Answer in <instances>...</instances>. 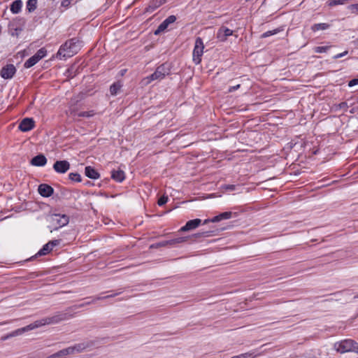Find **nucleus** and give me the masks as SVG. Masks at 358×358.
Wrapping results in <instances>:
<instances>
[{"label":"nucleus","instance_id":"1","mask_svg":"<svg viewBox=\"0 0 358 358\" xmlns=\"http://www.w3.org/2000/svg\"><path fill=\"white\" fill-rule=\"evenodd\" d=\"M67 318H68L67 313H57V314H55L52 316L42 318L41 320L35 321L34 322H33L26 327L17 329L10 332L8 334V336H13V337L17 336L22 334L24 332L34 330L36 328L45 326L46 324H57L61 321L66 320Z\"/></svg>","mask_w":358,"mask_h":358},{"label":"nucleus","instance_id":"2","mask_svg":"<svg viewBox=\"0 0 358 358\" xmlns=\"http://www.w3.org/2000/svg\"><path fill=\"white\" fill-rule=\"evenodd\" d=\"M80 48V44L77 38H71L62 45L58 55L62 58L71 57L76 54Z\"/></svg>","mask_w":358,"mask_h":358},{"label":"nucleus","instance_id":"3","mask_svg":"<svg viewBox=\"0 0 358 358\" xmlns=\"http://www.w3.org/2000/svg\"><path fill=\"white\" fill-rule=\"evenodd\" d=\"M170 73L171 69L169 65L167 64H163L159 66L152 74L144 78L141 80V83L144 85H147L154 80H162L166 76L169 75Z\"/></svg>","mask_w":358,"mask_h":358},{"label":"nucleus","instance_id":"4","mask_svg":"<svg viewBox=\"0 0 358 358\" xmlns=\"http://www.w3.org/2000/svg\"><path fill=\"white\" fill-rule=\"evenodd\" d=\"M334 348L338 352L343 354L348 352L358 353V343L352 339H345L334 343Z\"/></svg>","mask_w":358,"mask_h":358},{"label":"nucleus","instance_id":"5","mask_svg":"<svg viewBox=\"0 0 358 358\" xmlns=\"http://www.w3.org/2000/svg\"><path fill=\"white\" fill-rule=\"evenodd\" d=\"M204 45L203 40L198 37L195 40L193 50L192 59L195 64H199L201 62V57L203 54Z\"/></svg>","mask_w":358,"mask_h":358},{"label":"nucleus","instance_id":"6","mask_svg":"<svg viewBox=\"0 0 358 358\" xmlns=\"http://www.w3.org/2000/svg\"><path fill=\"white\" fill-rule=\"evenodd\" d=\"M47 55V50L42 48L39 49L36 53L29 58L24 64V66L26 69H29L34 66L36 63H38L41 59L45 57Z\"/></svg>","mask_w":358,"mask_h":358},{"label":"nucleus","instance_id":"7","mask_svg":"<svg viewBox=\"0 0 358 358\" xmlns=\"http://www.w3.org/2000/svg\"><path fill=\"white\" fill-rule=\"evenodd\" d=\"M51 222L57 229L68 224L69 219L66 215L54 214L51 216Z\"/></svg>","mask_w":358,"mask_h":358},{"label":"nucleus","instance_id":"8","mask_svg":"<svg viewBox=\"0 0 358 358\" xmlns=\"http://www.w3.org/2000/svg\"><path fill=\"white\" fill-rule=\"evenodd\" d=\"M16 71V68L13 64H8L1 69L0 75L3 79L9 80L13 78Z\"/></svg>","mask_w":358,"mask_h":358},{"label":"nucleus","instance_id":"9","mask_svg":"<svg viewBox=\"0 0 358 358\" xmlns=\"http://www.w3.org/2000/svg\"><path fill=\"white\" fill-rule=\"evenodd\" d=\"M201 220L199 219V218L189 220L188 222H187L185 225H184L183 227H182L180 229V231L185 232V231L195 229L201 224Z\"/></svg>","mask_w":358,"mask_h":358},{"label":"nucleus","instance_id":"10","mask_svg":"<svg viewBox=\"0 0 358 358\" xmlns=\"http://www.w3.org/2000/svg\"><path fill=\"white\" fill-rule=\"evenodd\" d=\"M233 33V30L226 27H221L217 31V38L220 41L224 42L227 39V37L231 36Z\"/></svg>","mask_w":358,"mask_h":358},{"label":"nucleus","instance_id":"11","mask_svg":"<svg viewBox=\"0 0 358 358\" xmlns=\"http://www.w3.org/2000/svg\"><path fill=\"white\" fill-rule=\"evenodd\" d=\"M232 213L230 211L222 213L216 216H214L211 219H206L203 221V224H207L208 222H218L223 220H229L231 218Z\"/></svg>","mask_w":358,"mask_h":358},{"label":"nucleus","instance_id":"12","mask_svg":"<svg viewBox=\"0 0 358 358\" xmlns=\"http://www.w3.org/2000/svg\"><path fill=\"white\" fill-rule=\"evenodd\" d=\"M53 168L55 171L57 173H66L70 168V164L65 160L63 161H57L54 165Z\"/></svg>","mask_w":358,"mask_h":358},{"label":"nucleus","instance_id":"13","mask_svg":"<svg viewBox=\"0 0 358 358\" xmlns=\"http://www.w3.org/2000/svg\"><path fill=\"white\" fill-rule=\"evenodd\" d=\"M18 127L22 131H29L34 127V121L31 118H24L21 121Z\"/></svg>","mask_w":358,"mask_h":358},{"label":"nucleus","instance_id":"14","mask_svg":"<svg viewBox=\"0 0 358 358\" xmlns=\"http://www.w3.org/2000/svg\"><path fill=\"white\" fill-rule=\"evenodd\" d=\"M38 193L43 197H48L53 193V188L47 184H41L38 186Z\"/></svg>","mask_w":358,"mask_h":358},{"label":"nucleus","instance_id":"15","mask_svg":"<svg viewBox=\"0 0 358 358\" xmlns=\"http://www.w3.org/2000/svg\"><path fill=\"white\" fill-rule=\"evenodd\" d=\"M222 192H241L242 187L238 185H224L220 186Z\"/></svg>","mask_w":358,"mask_h":358},{"label":"nucleus","instance_id":"16","mask_svg":"<svg viewBox=\"0 0 358 358\" xmlns=\"http://www.w3.org/2000/svg\"><path fill=\"white\" fill-rule=\"evenodd\" d=\"M46 162H47V159L43 155H38L34 157L31 161V164L33 166H44L46 164Z\"/></svg>","mask_w":358,"mask_h":358},{"label":"nucleus","instance_id":"17","mask_svg":"<svg viewBox=\"0 0 358 358\" xmlns=\"http://www.w3.org/2000/svg\"><path fill=\"white\" fill-rule=\"evenodd\" d=\"M85 176L90 179H98L100 177L99 173L93 167L88 166L85 169Z\"/></svg>","mask_w":358,"mask_h":358},{"label":"nucleus","instance_id":"18","mask_svg":"<svg viewBox=\"0 0 358 358\" xmlns=\"http://www.w3.org/2000/svg\"><path fill=\"white\" fill-rule=\"evenodd\" d=\"M22 6V1L21 0H15L10 5V11L17 14L20 12Z\"/></svg>","mask_w":358,"mask_h":358},{"label":"nucleus","instance_id":"19","mask_svg":"<svg viewBox=\"0 0 358 358\" xmlns=\"http://www.w3.org/2000/svg\"><path fill=\"white\" fill-rule=\"evenodd\" d=\"M330 25L327 23H318L314 24L311 27V30L314 32L320 31V30H326L329 29Z\"/></svg>","mask_w":358,"mask_h":358},{"label":"nucleus","instance_id":"20","mask_svg":"<svg viewBox=\"0 0 358 358\" xmlns=\"http://www.w3.org/2000/svg\"><path fill=\"white\" fill-rule=\"evenodd\" d=\"M257 356V354L255 350H252L245 353H242L238 355H235L231 358H255Z\"/></svg>","mask_w":358,"mask_h":358},{"label":"nucleus","instance_id":"21","mask_svg":"<svg viewBox=\"0 0 358 358\" xmlns=\"http://www.w3.org/2000/svg\"><path fill=\"white\" fill-rule=\"evenodd\" d=\"M125 174L123 171L118 169L117 170H113L111 172V178L112 179H124Z\"/></svg>","mask_w":358,"mask_h":358},{"label":"nucleus","instance_id":"22","mask_svg":"<svg viewBox=\"0 0 358 358\" xmlns=\"http://www.w3.org/2000/svg\"><path fill=\"white\" fill-rule=\"evenodd\" d=\"M50 251H52V249L49 244L47 243L45 244L41 249L38 250V252L36 253V256H43L48 254Z\"/></svg>","mask_w":358,"mask_h":358},{"label":"nucleus","instance_id":"23","mask_svg":"<svg viewBox=\"0 0 358 358\" xmlns=\"http://www.w3.org/2000/svg\"><path fill=\"white\" fill-rule=\"evenodd\" d=\"M36 6L37 0H28L27 2V9L30 13L36 10Z\"/></svg>","mask_w":358,"mask_h":358},{"label":"nucleus","instance_id":"24","mask_svg":"<svg viewBox=\"0 0 358 358\" xmlns=\"http://www.w3.org/2000/svg\"><path fill=\"white\" fill-rule=\"evenodd\" d=\"M122 87V85L120 83H115L110 87V92L112 95H116L117 92Z\"/></svg>","mask_w":358,"mask_h":358},{"label":"nucleus","instance_id":"25","mask_svg":"<svg viewBox=\"0 0 358 358\" xmlns=\"http://www.w3.org/2000/svg\"><path fill=\"white\" fill-rule=\"evenodd\" d=\"M187 241V237H178L171 239L166 242L167 244L173 245L177 243H181Z\"/></svg>","mask_w":358,"mask_h":358},{"label":"nucleus","instance_id":"26","mask_svg":"<svg viewBox=\"0 0 358 358\" xmlns=\"http://www.w3.org/2000/svg\"><path fill=\"white\" fill-rule=\"evenodd\" d=\"M87 347H88V345L85 343H78V344H76V345L72 346V348H73L74 352H83Z\"/></svg>","mask_w":358,"mask_h":358},{"label":"nucleus","instance_id":"27","mask_svg":"<svg viewBox=\"0 0 358 358\" xmlns=\"http://www.w3.org/2000/svg\"><path fill=\"white\" fill-rule=\"evenodd\" d=\"M94 110L79 112L76 114L78 117H91L94 115Z\"/></svg>","mask_w":358,"mask_h":358},{"label":"nucleus","instance_id":"28","mask_svg":"<svg viewBox=\"0 0 358 358\" xmlns=\"http://www.w3.org/2000/svg\"><path fill=\"white\" fill-rule=\"evenodd\" d=\"M210 236H211V231H202V232H199V233L194 234L192 236L196 238H207V237H209Z\"/></svg>","mask_w":358,"mask_h":358},{"label":"nucleus","instance_id":"29","mask_svg":"<svg viewBox=\"0 0 358 358\" xmlns=\"http://www.w3.org/2000/svg\"><path fill=\"white\" fill-rule=\"evenodd\" d=\"M115 295H117V294H111V295H108V296H97V297L93 299L92 301H89L85 302L84 304L85 305H90L92 303H93V302H94V301H96L97 300L105 299H107V298H109V297L115 296Z\"/></svg>","mask_w":358,"mask_h":358},{"label":"nucleus","instance_id":"30","mask_svg":"<svg viewBox=\"0 0 358 358\" xmlns=\"http://www.w3.org/2000/svg\"><path fill=\"white\" fill-rule=\"evenodd\" d=\"M348 2V0H329V5L331 6L343 5Z\"/></svg>","mask_w":358,"mask_h":358},{"label":"nucleus","instance_id":"31","mask_svg":"<svg viewBox=\"0 0 358 358\" xmlns=\"http://www.w3.org/2000/svg\"><path fill=\"white\" fill-rule=\"evenodd\" d=\"M169 24H166L164 20L159 24L157 29L155 31V34H158L159 33L164 31L167 27Z\"/></svg>","mask_w":358,"mask_h":358},{"label":"nucleus","instance_id":"32","mask_svg":"<svg viewBox=\"0 0 358 358\" xmlns=\"http://www.w3.org/2000/svg\"><path fill=\"white\" fill-rule=\"evenodd\" d=\"M169 24H166L164 20L159 24L157 29L155 31V34H158L159 33L164 31L167 27Z\"/></svg>","mask_w":358,"mask_h":358},{"label":"nucleus","instance_id":"33","mask_svg":"<svg viewBox=\"0 0 358 358\" xmlns=\"http://www.w3.org/2000/svg\"><path fill=\"white\" fill-rule=\"evenodd\" d=\"M61 351L64 358H65L69 355L74 353L73 348H72V346L61 350Z\"/></svg>","mask_w":358,"mask_h":358},{"label":"nucleus","instance_id":"34","mask_svg":"<svg viewBox=\"0 0 358 358\" xmlns=\"http://www.w3.org/2000/svg\"><path fill=\"white\" fill-rule=\"evenodd\" d=\"M329 46H317L314 48V52L316 53H323L327 51Z\"/></svg>","mask_w":358,"mask_h":358},{"label":"nucleus","instance_id":"35","mask_svg":"<svg viewBox=\"0 0 358 358\" xmlns=\"http://www.w3.org/2000/svg\"><path fill=\"white\" fill-rule=\"evenodd\" d=\"M348 9L352 13H358V3L351 4L348 6Z\"/></svg>","mask_w":358,"mask_h":358},{"label":"nucleus","instance_id":"36","mask_svg":"<svg viewBox=\"0 0 358 358\" xmlns=\"http://www.w3.org/2000/svg\"><path fill=\"white\" fill-rule=\"evenodd\" d=\"M168 200H169L168 196L166 195H163L158 199L157 203L159 206H162L166 204L167 203Z\"/></svg>","mask_w":358,"mask_h":358},{"label":"nucleus","instance_id":"37","mask_svg":"<svg viewBox=\"0 0 358 358\" xmlns=\"http://www.w3.org/2000/svg\"><path fill=\"white\" fill-rule=\"evenodd\" d=\"M278 31H279V30H278V29H273V30L268 31L264 32L262 34V38H266V37H268L270 36H272V35H274V34H277Z\"/></svg>","mask_w":358,"mask_h":358},{"label":"nucleus","instance_id":"38","mask_svg":"<svg viewBox=\"0 0 358 358\" xmlns=\"http://www.w3.org/2000/svg\"><path fill=\"white\" fill-rule=\"evenodd\" d=\"M176 20V17L175 15H170L166 20H164V22L169 25L170 24L173 23Z\"/></svg>","mask_w":358,"mask_h":358},{"label":"nucleus","instance_id":"39","mask_svg":"<svg viewBox=\"0 0 358 358\" xmlns=\"http://www.w3.org/2000/svg\"><path fill=\"white\" fill-rule=\"evenodd\" d=\"M46 358H64V357L62 353V351L59 350V351L57 352L56 353H54V354L47 357Z\"/></svg>","mask_w":358,"mask_h":358},{"label":"nucleus","instance_id":"40","mask_svg":"<svg viewBox=\"0 0 358 358\" xmlns=\"http://www.w3.org/2000/svg\"><path fill=\"white\" fill-rule=\"evenodd\" d=\"M52 250L54 247L57 246L60 243L59 240H52L48 243Z\"/></svg>","mask_w":358,"mask_h":358},{"label":"nucleus","instance_id":"41","mask_svg":"<svg viewBox=\"0 0 358 358\" xmlns=\"http://www.w3.org/2000/svg\"><path fill=\"white\" fill-rule=\"evenodd\" d=\"M357 85H358V78L352 79L348 83V86L350 87Z\"/></svg>","mask_w":358,"mask_h":358},{"label":"nucleus","instance_id":"42","mask_svg":"<svg viewBox=\"0 0 358 358\" xmlns=\"http://www.w3.org/2000/svg\"><path fill=\"white\" fill-rule=\"evenodd\" d=\"M347 54H348V51H344V52H342V53H339V54H337V55H334V56L333 57V58H334V59H338V58H341V57H343L345 56Z\"/></svg>","mask_w":358,"mask_h":358},{"label":"nucleus","instance_id":"43","mask_svg":"<svg viewBox=\"0 0 358 358\" xmlns=\"http://www.w3.org/2000/svg\"><path fill=\"white\" fill-rule=\"evenodd\" d=\"M74 177H76V179H80V176L78 173H71L69 175V179L70 180L74 179Z\"/></svg>","mask_w":358,"mask_h":358},{"label":"nucleus","instance_id":"44","mask_svg":"<svg viewBox=\"0 0 358 358\" xmlns=\"http://www.w3.org/2000/svg\"><path fill=\"white\" fill-rule=\"evenodd\" d=\"M240 85H236L235 86H232V87H230L229 89V92H234L235 90H238L240 88Z\"/></svg>","mask_w":358,"mask_h":358},{"label":"nucleus","instance_id":"45","mask_svg":"<svg viewBox=\"0 0 358 358\" xmlns=\"http://www.w3.org/2000/svg\"><path fill=\"white\" fill-rule=\"evenodd\" d=\"M11 337H12V336H8V335H6V336H4L2 339H3V340H6V339L9 338H11Z\"/></svg>","mask_w":358,"mask_h":358},{"label":"nucleus","instance_id":"46","mask_svg":"<svg viewBox=\"0 0 358 358\" xmlns=\"http://www.w3.org/2000/svg\"><path fill=\"white\" fill-rule=\"evenodd\" d=\"M87 185H94V183L91 182H90V181H89V180L87 181Z\"/></svg>","mask_w":358,"mask_h":358},{"label":"nucleus","instance_id":"47","mask_svg":"<svg viewBox=\"0 0 358 358\" xmlns=\"http://www.w3.org/2000/svg\"><path fill=\"white\" fill-rule=\"evenodd\" d=\"M71 182H80L81 180H71Z\"/></svg>","mask_w":358,"mask_h":358},{"label":"nucleus","instance_id":"48","mask_svg":"<svg viewBox=\"0 0 358 358\" xmlns=\"http://www.w3.org/2000/svg\"><path fill=\"white\" fill-rule=\"evenodd\" d=\"M8 322H4L3 323H2L1 324H7Z\"/></svg>","mask_w":358,"mask_h":358},{"label":"nucleus","instance_id":"49","mask_svg":"<svg viewBox=\"0 0 358 358\" xmlns=\"http://www.w3.org/2000/svg\"><path fill=\"white\" fill-rule=\"evenodd\" d=\"M356 42H357V44L358 45V38L357 39Z\"/></svg>","mask_w":358,"mask_h":358},{"label":"nucleus","instance_id":"50","mask_svg":"<svg viewBox=\"0 0 358 358\" xmlns=\"http://www.w3.org/2000/svg\"><path fill=\"white\" fill-rule=\"evenodd\" d=\"M357 102H358V98H357Z\"/></svg>","mask_w":358,"mask_h":358}]
</instances>
